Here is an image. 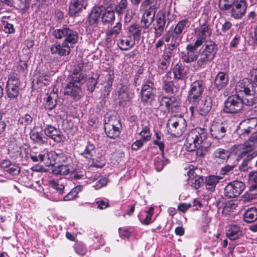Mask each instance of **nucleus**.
Segmentation results:
<instances>
[{"mask_svg":"<svg viewBox=\"0 0 257 257\" xmlns=\"http://www.w3.org/2000/svg\"><path fill=\"white\" fill-rule=\"evenodd\" d=\"M253 105L252 98H241L239 94L228 96L224 102L223 111L226 113L235 114L242 110L244 105Z\"/></svg>","mask_w":257,"mask_h":257,"instance_id":"f257e3e1","label":"nucleus"},{"mask_svg":"<svg viewBox=\"0 0 257 257\" xmlns=\"http://www.w3.org/2000/svg\"><path fill=\"white\" fill-rule=\"evenodd\" d=\"M208 134L206 130L199 127L192 130L188 134L186 139V146L192 151L196 147H204L206 143Z\"/></svg>","mask_w":257,"mask_h":257,"instance_id":"f03ea898","label":"nucleus"},{"mask_svg":"<svg viewBox=\"0 0 257 257\" xmlns=\"http://www.w3.org/2000/svg\"><path fill=\"white\" fill-rule=\"evenodd\" d=\"M159 7L158 0H144L141 3L140 11L144 12L141 21L142 27L148 28L154 21L156 13Z\"/></svg>","mask_w":257,"mask_h":257,"instance_id":"7ed1b4c3","label":"nucleus"},{"mask_svg":"<svg viewBox=\"0 0 257 257\" xmlns=\"http://www.w3.org/2000/svg\"><path fill=\"white\" fill-rule=\"evenodd\" d=\"M156 88L155 83L151 80L144 81L140 91V99L144 105H151L155 100Z\"/></svg>","mask_w":257,"mask_h":257,"instance_id":"20e7f679","label":"nucleus"},{"mask_svg":"<svg viewBox=\"0 0 257 257\" xmlns=\"http://www.w3.org/2000/svg\"><path fill=\"white\" fill-rule=\"evenodd\" d=\"M48 161L47 165H54L56 164H63L73 162V158L66 152L60 150L50 151L47 153Z\"/></svg>","mask_w":257,"mask_h":257,"instance_id":"39448f33","label":"nucleus"},{"mask_svg":"<svg viewBox=\"0 0 257 257\" xmlns=\"http://www.w3.org/2000/svg\"><path fill=\"white\" fill-rule=\"evenodd\" d=\"M120 120L115 117H110L107 122H105L104 128L107 136L112 139H115L120 136L121 131Z\"/></svg>","mask_w":257,"mask_h":257,"instance_id":"423d86ee","label":"nucleus"},{"mask_svg":"<svg viewBox=\"0 0 257 257\" xmlns=\"http://www.w3.org/2000/svg\"><path fill=\"white\" fill-rule=\"evenodd\" d=\"M205 85L202 80L199 79L192 82L188 91L187 99L190 103H196L200 99Z\"/></svg>","mask_w":257,"mask_h":257,"instance_id":"0eeeda50","label":"nucleus"},{"mask_svg":"<svg viewBox=\"0 0 257 257\" xmlns=\"http://www.w3.org/2000/svg\"><path fill=\"white\" fill-rule=\"evenodd\" d=\"M159 108L164 112L177 113L180 105L176 97L163 96L159 101Z\"/></svg>","mask_w":257,"mask_h":257,"instance_id":"6e6552de","label":"nucleus"},{"mask_svg":"<svg viewBox=\"0 0 257 257\" xmlns=\"http://www.w3.org/2000/svg\"><path fill=\"white\" fill-rule=\"evenodd\" d=\"M186 120L183 118L178 120H174V118H171L167 123L168 133L175 137L181 136L186 130Z\"/></svg>","mask_w":257,"mask_h":257,"instance_id":"1a4fd4ad","label":"nucleus"},{"mask_svg":"<svg viewBox=\"0 0 257 257\" xmlns=\"http://www.w3.org/2000/svg\"><path fill=\"white\" fill-rule=\"evenodd\" d=\"M20 80L14 74L9 78L7 83L6 92L8 97L11 100H16L19 95Z\"/></svg>","mask_w":257,"mask_h":257,"instance_id":"9d476101","label":"nucleus"},{"mask_svg":"<svg viewBox=\"0 0 257 257\" xmlns=\"http://www.w3.org/2000/svg\"><path fill=\"white\" fill-rule=\"evenodd\" d=\"M243 182L234 181L229 183L224 189V195L228 198H233L238 196L245 189Z\"/></svg>","mask_w":257,"mask_h":257,"instance_id":"9b49d317","label":"nucleus"},{"mask_svg":"<svg viewBox=\"0 0 257 257\" xmlns=\"http://www.w3.org/2000/svg\"><path fill=\"white\" fill-rule=\"evenodd\" d=\"M83 67L84 64L82 62L79 63L75 67L71 74L69 75V82L81 87L86 81L87 78L86 74L82 72Z\"/></svg>","mask_w":257,"mask_h":257,"instance_id":"f8f14e48","label":"nucleus"},{"mask_svg":"<svg viewBox=\"0 0 257 257\" xmlns=\"http://www.w3.org/2000/svg\"><path fill=\"white\" fill-rule=\"evenodd\" d=\"M253 84L247 79H243L239 81L235 85V91L237 94L244 95V98H252L254 103V95L251 93V89L253 88Z\"/></svg>","mask_w":257,"mask_h":257,"instance_id":"ddd939ff","label":"nucleus"},{"mask_svg":"<svg viewBox=\"0 0 257 257\" xmlns=\"http://www.w3.org/2000/svg\"><path fill=\"white\" fill-rule=\"evenodd\" d=\"M0 167L4 172L13 177L18 176L21 171L18 164L13 163L8 159L3 160L0 163Z\"/></svg>","mask_w":257,"mask_h":257,"instance_id":"4468645a","label":"nucleus"},{"mask_svg":"<svg viewBox=\"0 0 257 257\" xmlns=\"http://www.w3.org/2000/svg\"><path fill=\"white\" fill-rule=\"evenodd\" d=\"M43 131L47 137L50 138L57 143L62 142L65 140V137L60 129L52 125H46Z\"/></svg>","mask_w":257,"mask_h":257,"instance_id":"2eb2a0df","label":"nucleus"},{"mask_svg":"<svg viewBox=\"0 0 257 257\" xmlns=\"http://www.w3.org/2000/svg\"><path fill=\"white\" fill-rule=\"evenodd\" d=\"M196 108L199 114L202 116L207 115L211 109L212 106L211 97L206 96L201 100H198Z\"/></svg>","mask_w":257,"mask_h":257,"instance_id":"dca6fc26","label":"nucleus"},{"mask_svg":"<svg viewBox=\"0 0 257 257\" xmlns=\"http://www.w3.org/2000/svg\"><path fill=\"white\" fill-rule=\"evenodd\" d=\"M64 94L70 96L75 100H78L81 97L82 88L77 84L68 82L64 87Z\"/></svg>","mask_w":257,"mask_h":257,"instance_id":"f3484780","label":"nucleus"},{"mask_svg":"<svg viewBox=\"0 0 257 257\" xmlns=\"http://www.w3.org/2000/svg\"><path fill=\"white\" fill-rule=\"evenodd\" d=\"M226 132V127L222 122L214 121L210 127V135L214 139L220 140L223 138Z\"/></svg>","mask_w":257,"mask_h":257,"instance_id":"a211bd4d","label":"nucleus"},{"mask_svg":"<svg viewBox=\"0 0 257 257\" xmlns=\"http://www.w3.org/2000/svg\"><path fill=\"white\" fill-rule=\"evenodd\" d=\"M87 0H75L69 6V14L71 17L78 16L87 6Z\"/></svg>","mask_w":257,"mask_h":257,"instance_id":"6ab92c4d","label":"nucleus"},{"mask_svg":"<svg viewBox=\"0 0 257 257\" xmlns=\"http://www.w3.org/2000/svg\"><path fill=\"white\" fill-rule=\"evenodd\" d=\"M246 10L245 0H237L231 10V16L234 19H240Z\"/></svg>","mask_w":257,"mask_h":257,"instance_id":"aec40b11","label":"nucleus"},{"mask_svg":"<svg viewBox=\"0 0 257 257\" xmlns=\"http://www.w3.org/2000/svg\"><path fill=\"white\" fill-rule=\"evenodd\" d=\"M50 49L53 54H57L60 56H66L70 53V46L66 44V42H63L62 44L56 42L52 45Z\"/></svg>","mask_w":257,"mask_h":257,"instance_id":"412c9836","label":"nucleus"},{"mask_svg":"<svg viewBox=\"0 0 257 257\" xmlns=\"http://www.w3.org/2000/svg\"><path fill=\"white\" fill-rule=\"evenodd\" d=\"M30 139L35 144L43 146L48 144V138L43 135L42 131H38V130L33 129L31 131Z\"/></svg>","mask_w":257,"mask_h":257,"instance_id":"4be33fe9","label":"nucleus"},{"mask_svg":"<svg viewBox=\"0 0 257 257\" xmlns=\"http://www.w3.org/2000/svg\"><path fill=\"white\" fill-rule=\"evenodd\" d=\"M162 58L160 59L157 63V66L159 71L161 73H164L168 68L171 58L172 57L171 52H164L161 56Z\"/></svg>","mask_w":257,"mask_h":257,"instance_id":"5701e85b","label":"nucleus"},{"mask_svg":"<svg viewBox=\"0 0 257 257\" xmlns=\"http://www.w3.org/2000/svg\"><path fill=\"white\" fill-rule=\"evenodd\" d=\"M228 75L223 72H219L215 77L214 86L218 90L224 89L228 83Z\"/></svg>","mask_w":257,"mask_h":257,"instance_id":"b1692460","label":"nucleus"},{"mask_svg":"<svg viewBox=\"0 0 257 257\" xmlns=\"http://www.w3.org/2000/svg\"><path fill=\"white\" fill-rule=\"evenodd\" d=\"M226 231V236L231 240L237 239L242 234L239 226L233 223L227 226Z\"/></svg>","mask_w":257,"mask_h":257,"instance_id":"393cba45","label":"nucleus"},{"mask_svg":"<svg viewBox=\"0 0 257 257\" xmlns=\"http://www.w3.org/2000/svg\"><path fill=\"white\" fill-rule=\"evenodd\" d=\"M74 166L73 162L60 164L57 167H54L52 172L56 175H67L71 174Z\"/></svg>","mask_w":257,"mask_h":257,"instance_id":"a878e982","label":"nucleus"},{"mask_svg":"<svg viewBox=\"0 0 257 257\" xmlns=\"http://www.w3.org/2000/svg\"><path fill=\"white\" fill-rule=\"evenodd\" d=\"M58 94L56 92L51 91L50 93L47 94V97L44 99V103L45 109L52 110L54 108L57 104Z\"/></svg>","mask_w":257,"mask_h":257,"instance_id":"bb28decb","label":"nucleus"},{"mask_svg":"<svg viewBox=\"0 0 257 257\" xmlns=\"http://www.w3.org/2000/svg\"><path fill=\"white\" fill-rule=\"evenodd\" d=\"M221 179V177L215 175H209L206 177L204 183L206 189L210 192H213Z\"/></svg>","mask_w":257,"mask_h":257,"instance_id":"cd10ccee","label":"nucleus"},{"mask_svg":"<svg viewBox=\"0 0 257 257\" xmlns=\"http://www.w3.org/2000/svg\"><path fill=\"white\" fill-rule=\"evenodd\" d=\"M172 71L174 74V79L179 80L184 79L187 75V72L182 63H177L173 68Z\"/></svg>","mask_w":257,"mask_h":257,"instance_id":"c85d7f7f","label":"nucleus"},{"mask_svg":"<svg viewBox=\"0 0 257 257\" xmlns=\"http://www.w3.org/2000/svg\"><path fill=\"white\" fill-rule=\"evenodd\" d=\"M95 153V146L90 142H87L84 149L82 151H80L79 155L85 158L88 163H90L94 154Z\"/></svg>","mask_w":257,"mask_h":257,"instance_id":"c756f323","label":"nucleus"},{"mask_svg":"<svg viewBox=\"0 0 257 257\" xmlns=\"http://www.w3.org/2000/svg\"><path fill=\"white\" fill-rule=\"evenodd\" d=\"M217 51L218 47L216 44L214 42L210 41L204 44V48L201 52L214 59Z\"/></svg>","mask_w":257,"mask_h":257,"instance_id":"7c9ffc66","label":"nucleus"},{"mask_svg":"<svg viewBox=\"0 0 257 257\" xmlns=\"http://www.w3.org/2000/svg\"><path fill=\"white\" fill-rule=\"evenodd\" d=\"M252 149L251 147H249L248 148L247 145H240L234 147L233 152L237 156V159L239 160L242 159L249 151H251Z\"/></svg>","mask_w":257,"mask_h":257,"instance_id":"2f4dec72","label":"nucleus"},{"mask_svg":"<svg viewBox=\"0 0 257 257\" xmlns=\"http://www.w3.org/2000/svg\"><path fill=\"white\" fill-rule=\"evenodd\" d=\"M105 8L102 6L94 7L89 15L88 21L93 24L97 23L98 18L104 11Z\"/></svg>","mask_w":257,"mask_h":257,"instance_id":"473e14b6","label":"nucleus"},{"mask_svg":"<svg viewBox=\"0 0 257 257\" xmlns=\"http://www.w3.org/2000/svg\"><path fill=\"white\" fill-rule=\"evenodd\" d=\"M244 221L247 223H252L257 219V209L251 207L247 209L243 214Z\"/></svg>","mask_w":257,"mask_h":257,"instance_id":"72a5a7b5","label":"nucleus"},{"mask_svg":"<svg viewBox=\"0 0 257 257\" xmlns=\"http://www.w3.org/2000/svg\"><path fill=\"white\" fill-rule=\"evenodd\" d=\"M196 66L198 69H204L206 66L212 62L213 59L205 55L204 53H200L199 58L197 59Z\"/></svg>","mask_w":257,"mask_h":257,"instance_id":"f704fd0d","label":"nucleus"},{"mask_svg":"<svg viewBox=\"0 0 257 257\" xmlns=\"http://www.w3.org/2000/svg\"><path fill=\"white\" fill-rule=\"evenodd\" d=\"M256 156V154L254 153L248 154L239 166V170L245 172L248 169H251L252 167L250 165L249 162Z\"/></svg>","mask_w":257,"mask_h":257,"instance_id":"c9c22d12","label":"nucleus"},{"mask_svg":"<svg viewBox=\"0 0 257 257\" xmlns=\"http://www.w3.org/2000/svg\"><path fill=\"white\" fill-rule=\"evenodd\" d=\"M228 151L219 148L215 150L213 154V157L216 161H225L229 157Z\"/></svg>","mask_w":257,"mask_h":257,"instance_id":"e433bc0d","label":"nucleus"},{"mask_svg":"<svg viewBox=\"0 0 257 257\" xmlns=\"http://www.w3.org/2000/svg\"><path fill=\"white\" fill-rule=\"evenodd\" d=\"M180 56L183 61L187 63H190L197 60L198 57L196 53L183 51L181 52Z\"/></svg>","mask_w":257,"mask_h":257,"instance_id":"4c0bfd02","label":"nucleus"},{"mask_svg":"<svg viewBox=\"0 0 257 257\" xmlns=\"http://www.w3.org/2000/svg\"><path fill=\"white\" fill-rule=\"evenodd\" d=\"M108 6V8L105 9V12L102 17V21L103 23H110L114 19V11L111 6Z\"/></svg>","mask_w":257,"mask_h":257,"instance_id":"58836bf2","label":"nucleus"},{"mask_svg":"<svg viewBox=\"0 0 257 257\" xmlns=\"http://www.w3.org/2000/svg\"><path fill=\"white\" fill-rule=\"evenodd\" d=\"M142 127V130L138 134L142 137V139L146 142L150 141L152 138V134L150 131L149 124L145 125L143 124Z\"/></svg>","mask_w":257,"mask_h":257,"instance_id":"ea45409f","label":"nucleus"},{"mask_svg":"<svg viewBox=\"0 0 257 257\" xmlns=\"http://www.w3.org/2000/svg\"><path fill=\"white\" fill-rule=\"evenodd\" d=\"M8 153L10 157L13 159H17L21 157V148L17 144H15L13 147H10L8 149Z\"/></svg>","mask_w":257,"mask_h":257,"instance_id":"a19ab883","label":"nucleus"},{"mask_svg":"<svg viewBox=\"0 0 257 257\" xmlns=\"http://www.w3.org/2000/svg\"><path fill=\"white\" fill-rule=\"evenodd\" d=\"M190 182L191 184V187L195 189L200 188L204 183L203 176L195 174V176L190 179Z\"/></svg>","mask_w":257,"mask_h":257,"instance_id":"79ce46f5","label":"nucleus"},{"mask_svg":"<svg viewBox=\"0 0 257 257\" xmlns=\"http://www.w3.org/2000/svg\"><path fill=\"white\" fill-rule=\"evenodd\" d=\"M134 44H131L130 40L127 38L124 37L120 39L117 41V45L119 48L122 51H126L134 46Z\"/></svg>","mask_w":257,"mask_h":257,"instance_id":"37998d69","label":"nucleus"},{"mask_svg":"<svg viewBox=\"0 0 257 257\" xmlns=\"http://www.w3.org/2000/svg\"><path fill=\"white\" fill-rule=\"evenodd\" d=\"M118 99L120 103L129 100V95L127 88L125 86H121L118 91Z\"/></svg>","mask_w":257,"mask_h":257,"instance_id":"c03bdc74","label":"nucleus"},{"mask_svg":"<svg viewBox=\"0 0 257 257\" xmlns=\"http://www.w3.org/2000/svg\"><path fill=\"white\" fill-rule=\"evenodd\" d=\"M71 178L73 180H78L81 179H84L85 178V171L81 170L79 169L73 168V171L71 173Z\"/></svg>","mask_w":257,"mask_h":257,"instance_id":"a18cd8bd","label":"nucleus"},{"mask_svg":"<svg viewBox=\"0 0 257 257\" xmlns=\"http://www.w3.org/2000/svg\"><path fill=\"white\" fill-rule=\"evenodd\" d=\"M33 119V118L31 115L26 113L20 116L18 119V123L26 127L32 123Z\"/></svg>","mask_w":257,"mask_h":257,"instance_id":"49530a36","label":"nucleus"},{"mask_svg":"<svg viewBox=\"0 0 257 257\" xmlns=\"http://www.w3.org/2000/svg\"><path fill=\"white\" fill-rule=\"evenodd\" d=\"M88 164L91 167L97 168H103L105 165L104 157L101 156L100 158L96 159L92 158L90 163H89Z\"/></svg>","mask_w":257,"mask_h":257,"instance_id":"de8ad7c7","label":"nucleus"},{"mask_svg":"<svg viewBox=\"0 0 257 257\" xmlns=\"http://www.w3.org/2000/svg\"><path fill=\"white\" fill-rule=\"evenodd\" d=\"M219 8L221 10L225 11L229 9L233 4H235V0H218Z\"/></svg>","mask_w":257,"mask_h":257,"instance_id":"09e8293b","label":"nucleus"},{"mask_svg":"<svg viewBox=\"0 0 257 257\" xmlns=\"http://www.w3.org/2000/svg\"><path fill=\"white\" fill-rule=\"evenodd\" d=\"M175 86L174 81H166L162 82V89L166 93L172 94L174 93Z\"/></svg>","mask_w":257,"mask_h":257,"instance_id":"8fccbe9b","label":"nucleus"},{"mask_svg":"<svg viewBox=\"0 0 257 257\" xmlns=\"http://www.w3.org/2000/svg\"><path fill=\"white\" fill-rule=\"evenodd\" d=\"M144 71V68L143 66L138 67V69L136 72L135 75L134 76V82L133 85L136 87L140 85L141 81L140 80L141 75L143 74Z\"/></svg>","mask_w":257,"mask_h":257,"instance_id":"3c124183","label":"nucleus"},{"mask_svg":"<svg viewBox=\"0 0 257 257\" xmlns=\"http://www.w3.org/2000/svg\"><path fill=\"white\" fill-rule=\"evenodd\" d=\"M103 78H104V84H109L112 85L114 78L113 70H109V71H107L106 74L103 75Z\"/></svg>","mask_w":257,"mask_h":257,"instance_id":"603ef678","label":"nucleus"},{"mask_svg":"<svg viewBox=\"0 0 257 257\" xmlns=\"http://www.w3.org/2000/svg\"><path fill=\"white\" fill-rule=\"evenodd\" d=\"M98 77L95 78L92 76L88 79L86 83L87 90L88 91H90V92H92L94 90L96 86L98 83Z\"/></svg>","mask_w":257,"mask_h":257,"instance_id":"864d4df0","label":"nucleus"},{"mask_svg":"<svg viewBox=\"0 0 257 257\" xmlns=\"http://www.w3.org/2000/svg\"><path fill=\"white\" fill-rule=\"evenodd\" d=\"M50 184L51 187L55 189L60 194H63L64 193V185L60 184L58 181L52 180L50 181Z\"/></svg>","mask_w":257,"mask_h":257,"instance_id":"5fc2aeb1","label":"nucleus"},{"mask_svg":"<svg viewBox=\"0 0 257 257\" xmlns=\"http://www.w3.org/2000/svg\"><path fill=\"white\" fill-rule=\"evenodd\" d=\"M127 0H121L119 4L115 6V11L118 14L123 13L127 7Z\"/></svg>","mask_w":257,"mask_h":257,"instance_id":"6e6d98bb","label":"nucleus"},{"mask_svg":"<svg viewBox=\"0 0 257 257\" xmlns=\"http://www.w3.org/2000/svg\"><path fill=\"white\" fill-rule=\"evenodd\" d=\"M16 67L17 71L19 73H23L25 71L27 72L28 69L27 62L26 61L20 59L17 63Z\"/></svg>","mask_w":257,"mask_h":257,"instance_id":"4d7b16f0","label":"nucleus"},{"mask_svg":"<svg viewBox=\"0 0 257 257\" xmlns=\"http://www.w3.org/2000/svg\"><path fill=\"white\" fill-rule=\"evenodd\" d=\"M76 34L77 33L75 34L74 33H69V35L63 42H66V44L67 45H68V43H70L71 45L76 43L78 40V36ZM70 46L72 47V45Z\"/></svg>","mask_w":257,"mask_h":257,"instance_id":"13d9d810","label":"nucleus"},{"mask_svg":"<svg viewBox=\"0 0 257 257\" xmlns=\"http://www.w3.org/2000/svg\"><path fill=\"white\" fill-rule=\"evenodd\" d=\"M46 158H47V155L46 156L42 154H39L38 155H37V154L30 155V158L33 162H44Z\"/></svg>","mask_w":257,"mask_h":257,"instance_id":"bf43d9fd","label":"nucleus"},{"mask_svg":"<svg viewBox=\"0 0 257 257\" xmlns=\"http://www.w3.org/2000/svg\"><path fill=\"white\" fill-rule=\"evenodd\" d=\"M155 135L156 136V139L153 141V144L157 146L159 148H162L163 146L165 145V144L164 142L161 141L162 139L161 134L157 131L155 132Z\"/></svg>","mask_w":257,"mask_h":257,"instance_id":"052dcab7","label":"nucleus"},{"mask_svg":"<svg viewBox=\"0 0 257 257\" xmlns=\"http://www.w3.org/2000/svg\"><path fill=\"white\" fill-rule=\"evenodd\" d=\"M145 142L146 141L142 139L139 140H136L132 144L131 146L132 150L135 151L139 150L140 149L143 147Z\"/></svg>","mask_w":257,"mask_h":257,"instance_id":"680f3d73","label":"nucleus"},{"mask_svg":"<svg viewBox=\"0 0 257 257\" xmlns=\"http://www.w3.org/2000/svg\"><path fill=\"white\" fill-rule=\"evenodd\" d=\"M208 42L206 41V38L205 33H201V35H199L196 40L195 41L194 44L195 46L198 48L199 46L202 45L204 43L205 44L206 43H208Z\"/></svg>","mask_w":257,"mask_h":257,"instance_id":"e2e57ef3","label":"nucleus"},{"mask_svg":"<svg viewBox=\"0 0 257 257\" xmlns=\"http://www.w3.org/2000/svg\"><path fill=\"white\" fill-rule=\"evenodd\" d=\"M107 184V179L105 177H101L96 182L94 185V188L96 190H98L105 186Z\"/></svg>","mask_w":257,"mask_h":257,"instance_id":"0e129e2a","label":"nucleus"},{"mask_svg":"<svg viewBox=\"0 0 257 257\" xmlns=\"http://www.w3.org/2000/svg\"><path fill=\"white\" fill-rule=\"evenodd\" d=\"M73 123L71 120L68 119H63L62 121V127L65 131H69L72 129Z\"/></svg>","mask_w":257,"mask_h":257,"instance_id":"69168bd1","label":"nucleus"},{"mask_svg":"<svg viewBox=\"0 0 257 257\" xmlns=\"http://www.w3.org/2000/svg\"><path fill=\"white\" fill-rule=\"evenodd\" d=\"M248 145L252 149L257 147V132L252 133L248 139Z\"/></svg>","mask_w":257,"mask_h":257,"instance_id":"338daca9","label":"nucleus"},{"mask_svg":"<svg viewBox=\"0 0 257 257\" xmlns=\"http://www.w3.org/2000/svg\"><path fill=\"white\" fill-rule=\"evenodd\" d=\"M188 23V21L187 20H183L179 22L174 30L175 32H182Z\"/></svg>","mask_w":257,"mask_h":257,"instance_id":"774afa93","label":"nucleus"}]
</instances>
